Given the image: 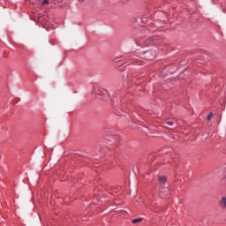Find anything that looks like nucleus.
Instances as JSON below:
<instances>
[{"label":"nucleus","mask_w":226,"mask_h":226,"mask_svg":"<svg viewBox=\"0 0 226 226\" xmlns=\"http://www.w3.org/2000/svg\"><path fill=\"white\" fill-rule=\"evenodd\" d=\"M213 116V113H210L208 116H207V121H211V117Z\"/></svg>","instance_id":"6e6552de"},{"label":"nucleus","mask_w":226,"mask_h":226,"mask_svg":"<svg viewBox=\"0 0 226 226\" xmlns=\"http://www.w3.org/2000/svg\"><path fill=\"white\" fill-rule=\"evenodd\" d=\"M137 64H140V62H137Z\"/></svg>","instance_id":"9b49d317"},{"label":"nucleus","mask_w":226,"mask_h":226,"mask_svg":"<svg viewBox=\"0 0 226 226\" xmlns=\"http://www.w3.org/2000/svg\"><path fill=\"white\" fill-rule=\"evenodd\" d=\"M121 61H123V60L121 59V57H116V58H115V63H121Z\"/></svg>","instance_id":"39448f33"},{"label":"nucleus","mask_w":226,"mask_h":226,"mask_svg":"<svg viewBox=\"0 0 226 226\" xmlns=\"http://www.w3.org/2000/svg\"><path fill=\"white\" fill-rule=\"evenodd\" d=\"M144 46H145V47H146V46H147V43H145V45H144Z\"/></svg>","instance_id":"f8f14e48"},{"label":"nucleus","mask_w":226,"mask_h":226,"mask_svg":"<svg viewBox=\"0 0 226 226\" xmlns=\"http://www.w3.org/2000/svg\"><path fill=\"white\" fill-rule=\"evenodd\" d=\"M144 43V41H142L141 42H139L138 45H142Z\"/></svg>","instance_id":"9d476101"},{"label":"nucleus","mask_w":226,"mask_h":226,"mask_svg":"<svg viewBox=\"0 0 226 226\" xmlns=\"http://www.w3.org/2000/svg\"><path fill=\"white\" fill-rule=\"evenodd\" d=\"M77 1H78V3L82 4V3H84L86 0H77Z\"/></svg>","instance_id":"1a4fd4ad"},{"label":"nucleus","mask_w":226,"mask_h":226,"mask_svg":"<svg viewBox=\"0 0 226 226\" xmlns=\"http://www.w3.org/2000/svg\"><path fill=\"white\" fill-rule=\"evenodd\" d=\"M154 57H156V51L148 50L143 55V59H146V61H153Z\"/></svg>","instance_id":"f257e3e1"},{"label":"nucleus","mask_w":226,"mask_h":226,"mask_svg":"<svg viewBox=\"0 0 226 226\" xmlns=\"http://www.w3.org/2000/svg\"><path fill=\"white\" fill-rule=\"evenodd\" d=\"M219 207L221 209H226V197L222 196L219 200Z\"/></svg>","instance_id":"f03ea898"},{"label":"nucleus","mask_w":226,"mask_h":226,"mask_svg":"<svg viewBox=\"0 0 226 226\" xmlns=\"http://www.w3.org/2000/svg\"><path fill=\"white\" fill-rule=\"evenodd\" d=\"M139 222H142V218H137L132 220V223H139Z\"/></svg>","instance_id":"20e7f679"},{"label":"nucleus","mask_w":226,"mask_h":226,"mask_svg":"<svg viewBox=\"0 0 226 226\" xmlns=\"http://www.w3.org/2000/svg\"><path fill=\"white\" fill-rule=\"evenodd\" d=\"M39 20H41V18H39Z\"/></svg>","instance_id":"ddd939ff"},{"label":"nucleus","mask_w":226,"mask_h":226,"mask_svg":"<svg viewBox=\"0 0 226 226\" xmlns=\"http://www.w3.org/2000/svg\"><path fill=\"white\" fill-rule=\"evenodd\" d=\"M166 124H169V126H172L174 123L172 121H167Z\"/></svg>","instance_id":"423d86ee"},{"label":"nucleus","mask_w":226,"mask_h":226,"mask_svg":"<svg viewBox=\"0 0 226 226\" xmlns=\"http://www.w3.org/2000/svg\"><path fill=\"white\" fill-rule=\"evenodd\" d=\"M49 0H42L41 4H49Z\"/></svg>","instance_id":"0eeeda50"},{"label":"nucleus","mask_w":226,"mask_h":226,"mask_svg":"<svg viewBox=\"0 0 226 226\" xmlns=\"http://www.w3.org/2000/svg\"><path fill=\"white\" fill-rule=\"evenodd\" d=\"M158 182L161 185V186H163V185H165V183H167V177L159 175Z\"/></svg>","instance_id":"7ed1b4c3"}]
</instances>
